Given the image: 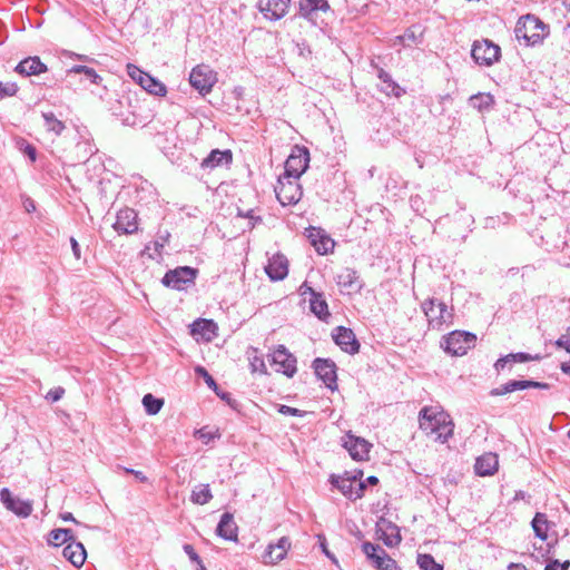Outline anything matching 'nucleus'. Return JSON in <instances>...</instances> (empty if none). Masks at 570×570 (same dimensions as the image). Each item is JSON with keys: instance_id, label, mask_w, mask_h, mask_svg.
Segmentation results:
<instances>
[{"instance_id": "obj_32", "label": "nucleus", "mask_w": 570, "mask_h": 570, "mask_svg": "<svg viewBox=\"0 0 570 570\" xmlns=\"http://www.w3.org/2000/svg\"><path fill=\"white\" fill-rule=\"evenodd\" d=\"M531 525L535 537H538L541 540H547L549 522L544 513L537 512L534 518L532 519Z\"/></svg>"}, {"instance_id": "obj_13", "label": "nucleus", "mask_w": 570, "mask_h": 570, "mask_svg": "<svg viewBox=\"0 0 570 570\" xmlns=\"http://www.w3.org/2000/svg\"><path fill=\"white\" fill-rule=\"evenodd\" d=\"M313 368L316 376L322 380L330 390H336V365L333 361L317 357L313 361Z\"/></svg>"}, {"instance_id": "obj_43", "label": "nucleus", "mask_w": 570, "mask_h": 570, "mask_svg": "<svg viewBox=\"0 0 570 570\" xmlns=\"http://www.w3.org/2000/svg\"><path fill=\"white\" fill-rule=\"evenodd\" d=\"M170 233L168 230H159L157 234V238L154 240V250L157 256H161V250L165 245L169 242Z\"/></svg>"}, {"instance_id": "obj_26", "label": "nucleus", "mask_w": 570, "mask_h": 570, "mask_svg": "<svg viewBox=\"0 0 570 570\" xmlns=\"http://www.w3.org/2000/svg\"><path fill=\"white\" fill-rule=\"evenodd\" d=\"M237 530L238 527L234 521L233 514L229 512L223 513L216 528L217 535L225 540L236 541Z\"/></svg>"}, {"instance_id": "obj_52", "label": "nucleus", "mask_w": 570, "mask_h": 570, "mask_svg": "<svg viewBox=\"0 0 570 570\" xmlns=\"http://www.w3.org/2000/svg\"><path fill=\"white\" fill-rule=\"evenodd\" d=\"M121 122H122V125L130 126V127L141 125V121L138 120V118L135 114L122 115Z\"/></svg>"}, {"instance_id": "obj_8", "label": "nucleus", "mask_w": 570, "mask_h": 570, "mask_svg": "<svg viewBox=\"0 0 570 570\" xmlns=\"http://www.w3.org/2000/svg\"><path fill=\"white\" fill-rule=\"evenodd\" d=\"M309 151L306 147L295 146L285 161L284 176L299 178L307 169Z\"/></svg>"}, {"instance_id": "obj_31", "label": "nucleus", "mask_w": 570, "mask_h": 570, "mask_svg": "<svg viewBox=\"0 0 570 570\" xmlns=\"http://www.w3.org/2000/svg\"><path fill=\"white\" fill-rule=\"evenodd\" d=\"M337 284L345 289H360L362 287L356 271L352 268H345L337 275Z\"/></svg>"}, {"instance_id": "obj_56", "label": "nucleus", "mask_w": 570, "mask_h": 570, "mask_svg": "<svg viewBox=\"0 0 570 570\" xmlns=\"http://www.w3.org/2000/svg\"><path fill=\"white\" fill-rule=\"evenodd\" d=\"M196 372L205 379V382L209 387H217L215 380L204 367H197Z\"/></svg>"}, {"instance_id": "obj_30", "label": "nucleus", "mask_w": 570, "mask_h": 570, "mask_svg": "<svg viewBox=\"0 0 570 570\" xmlns=\"http://www.w3.org/2000/svg\"><path fill=\"white\" fill-rule=\"evenodd\" d=\"M379 78L381 80V90L389 95V96H394V97H401L405 91L403 88H401L399 86V83H396L391 75L386 71H384L383 69H381L379 71Z\"/></svg>"}, {"instance_id": "obj_17", "label": "nucleus", "mask_w": 570, "mask_h": 570, "mask_svg": "<svg viewBox=\"0 0 570 570\" xmlns=\"http://www.w3.org/2000/svg\"><path fill=\"white\" fill-rule=\"evenodd\" d=\"M445 421L446 417L443 413H436L431 407H423L420 411V429L424 431L428 435H433L435 431L440 430V426Z\"/></svg>"}, {"instance_id": "obj_53", "label": "nucleus", "mask_w": 570, "mask_h": 570, "mask_svg": "<svg viewBox=\"0 0 570 570\" xmlns=\"http://www.w3.org/2000/svg\"><path fill=\"white\" fill-rule=\"evenodd\" d=\"M278 412L284 415L303 416V412L301 410L288 405H281Z\"/></svg>"}, {"instance_id": "obj_15", "label": "nucleus", "mask_w": 570, "mask_h": 570, "mask_svg": "<svg viewBox=\"0 0 570 570\" xmlns=\"http://www.w3.org/2000/svg\"><path fill=\"white\" fill-rule=\"evenodd\" d=\"M118 234L130 235L138 230L137 213L131 208H124L117 213L112 225Z\"/></svg>"}, {"instance_id": "obj_1", "label": "nucleus", "mask_w": 570, "mask_h": 570, "mask_svg": "<svg viewBox=\"0 0 570 570\" xmlns=\"http://www.w3.org/2000/svg\"><path fill=\"white\" fill-rule=\"evenodd\" d=\"M514 32L517 39H523L527 46L540 43L548 33L547 26L533 14L521 17L517 22Z\"/></svg>"}, {"instance_id": "obj_25", "label": "nucleus", "mask_w": 570, "mask_h": 570, "mask_svg": "<svg viewBox=\"0 0 570 570\" xmlns=\"http://www.w3.org/2000/svg\"><path fill=\"white\" fill-rule=\"evenodd\" d=\"M14 71L21 76H38L47 71V66L38 56L27 57L14 68Z\"/></svg>"}, {"instance_id": "obj_29", "label": "nucleus", "mask_w": 570, "mask_h": 570, "mask_svg": "<svg viewBox=\"0 0 570 570\" xmlns=\"http://www.w3.org/2000/svg\"><path fill=\"white\" fill-rule=\"evenodd\" d=\"M232 159L230 150L214 149L202 160L200 166L204 169H213L223 166L224 164L232 163Z\"/></svg>"}, {"instance_id": "obj_34", "label": "nucleus", "mask_w": 570, "mask_h": 570, "mask_svg": "<svg viewBox=\"0 0 570 570\" xmlns=\"http://www.w3.org/2000/svg\"><path fill=\"white\" fill-rule=\"evenodd\" d=\"M73 540L72 530L70 529H55L50 531L48 543L55 547H59L63 543H68Z\"/></svg>"}, {"instance_id": "obj_3", "label": "nucleus", "mask_w": 570, "mask_h": 570, "mask_svg": "<svg viewBox=\"0 0 570 570\" xmlns=\"http://www.w3.org/2000/svg\"><path fill=\"white\" fill-rule=\"evenodd\" d=\"M363 475L362 471L350 475L347 472L345 476L331 475V483L336 487L343 495L348 499L356 500L363 495L365 483L360 481Z\"/></svg>"}, {"instance_id": "obj_6", "label": "nucleus", "mask_w": 570, "mask_h": 570, "mask_svg": "<svg viewBox=\"0 0 570 570\" xmlns=\"http://www.w3.org/2000/svg\"><path fill=\"white\" fill-rule=\"evenodd\" d=\"M189 82L202 96H205L217 82V73L208 65H197L189 75Z\"/></svg>"}, {"instance_id": "obj_27", "label": "nucleus", "mask_w": 570, "mask_h": 570, "mask_svg": "<svg viewBox=\"0 0 570 570\" xmlns=\"http://www.w3.org/2000/svg\"><path fill=\"white\" fill-rule=\"evenodd\" d=\"M63 557L70 561L71 564L79 568L83 564L87 553L82 543L75 541H69L67 546L62 550Z\"/></svg>"}, {"instance_id": "obj_48", "label": "nucleus", "mask_w": 570, "mask_h": 570, "mask_svg": "<svg viewBox=\"0 0 570 570\" xmlns=\"http://www.w3.org/2000/svg\"><path fill=\"white\" fill-rule=\"evenodd\" d=\"M570 567V561L566 560L564 562L560 563L559 560H550L546 567L544 570H568Z\"/></svg>"}, {"instance_id": "obj_37", "label": "nucleus", "mask_w": 570, "mask_h": 570, "mask_svg": "<svg viewBox=\"0 0 570 570\" xmlns=\"http://www.w3.org/2000/svg\"><path fill=\"white\" fill-rule=\"evenodd\" d=\"M142 405L149 415H155L161 410L164 401L148 393L142 397Z\"/></svg>"}, {"instance_id": "obj_23", "label": "nucleus", "mask_w": 570, "mask_h": 570, "mask_svg": "<svg viewBox=\"0 0 570 570\" xmlns=\"http://www.w3.org/2000/svg\"><path fill=\"white\" fill-rule=\"evenodd\" d=\"M265 272L272 281H282L288 274V261L282 254L273 255L265 266Z\"/></svg>"}, {"instance_id": "obj_16", "label": "nucleus", "mask_w": 570, "mask_h": 570, "mask_svg": "<svg viewBox=\"0 0 570 570\" xmlns=\"http://www.w3.org/2000/svg\"><path fill=\"white\" fill-rule=\"evenodd\" d=\"M292 0H258L259 11L266 19L279 20L288 11Z\"/></svg>"}, {"instance_id": "obj_47", "label": "nucleus", "mask_w": 570, "mask_h": 570, "mask_svg": "<svg viewBox=\"0 0 570 570\" xmlns=\"http://www.w3.org/2000/svg\"><path fill=\"white\" fill-rule=\"evenodd\" d=\"M252 372L266 373V365L262 357L254 356L249 360Z\"/></svg>"}, {"instance_id": "obj_50", "label": "nucleus", "mask_w": 570, "mask_h": 570, "mask_svg": "<svg viewBox=\"0 0 570 570\" xmlns=\"http://www.w3.org/2000/svg\"><path fill=\"white\" fill-rule=\"evenodd\" d=\"M63 394H65V389L61 386H58V387L51 389L47 393L46 400L55 403V402H58L63 396Z\"/></svg>"}, {"instance_id": "obj_11", "label": "nucleus", "mask_w": 570, "mask_h": 570, "mask_svg": "<svg viewBox=\"0 0 570 570\" xmlns=\"http://www.w3.org/2000/svg\"><path fill=\"white\" fill-rule=\"evenodd\" d=\"M362 550L379 570H401L396 561L380 546L364 542Z\"/></svg>"}, {"instance_id": "obj_33", "label": "nucleus", "mask_w": 570, "mask_h": 570, "mask_svg": "<svg viewBox=\"0 0 570 570\" xmlns=\"http://www.w3.org/2000/svg\"><path fill=\"white\" fill-rule=\"evenodd\" d=\"M212 498H213V494L210 492L208 484L196 485L193 489L191 495H190L191 502L195 504H199V505L208 503L212 500Z\"/></svg>"}, {"instance_id": "obj_39", "label": "nucleus", "mask_w": 570, "mask_h": 570, "mask_svg": "<svg viewBox=\"0 0 570 570\" xmlns=\"http://www.w3.org/2000/svg\"><path fill=\"white\" fill-rule=\"evenodd\" d=\"M417 566L421 570H443V566L435 562L434 558L426 553L417 554Z\"/></svg>"}, {"instance_id": "obj_9", "label": "nucleus", "mask_w": 570, "mask_h": 570, "mask_svg": "<svg viewBox=\"0 0 570 570\" xmlns=\"http://www.w3.org/2000/svg\"><path fill=\"white\" fill-rule=\"evenodd\" d=\"M128 75L136 81L144 90L155 96H165L167 92L166 86L154 78L149 73L142 71L135 65L127 66Z\"/></svg>"}, {"instance_id": "obj_44", "label": "nucleus", "mask_w": 570, "mask_h": 570, "mask_svg": "<svg viewBox=\"0 0 570 570\" xmlns=\"http://www.w3.org/2000/svg\"><path fill=\"white\" fill-rule=\"evenodd\" d=\"M299 12L303 17H307L314 11H317L316 0H299Z\"/></svg>"}, {"instance_id": "obj_51", "label": "nucleus", "mask_w": 570, "mask_h": 570, "mask_svg": "<svg viewBox=\"0 0 570 570\" xmlns=\"http://www.w3.org/2000/svg\"><path fill=\"white\" fill-rule=\"evenodd\" d=\"M510 390L511 392L519 391V390H525L530 387L529 380H512L509 381Z\"/></svg>"}, {"instance_id": "obj_14", "label": "nucleus", "mask_w": 570, "mask_h": 570, "mask_svg": "<svg viewBox=\"0 0 570 570\" xmlns=\"http://www.w3.org/2000/svg\"><path fill=\"white\" fill-rule=\"evenodd\" d=\"M272 362L277 366V372H282L288 377H293L297 371L295 356L292 355L284 345H279L272 354Z\"/></svg>"}, {"instance_id": "obj_64", "label": "nucleus", "mask_w": 570, "mask_h": 570, "mask_svg": "<svg viewBox=\"0 0 570 570\" xmlns=\"http://www.w3.org/2000/svg\"><path fill=\"white\" fill-rule=\"evenodd\" d=\"M509 570H527V568L520 563H510Z\"/></svg>"}, {"instance_id": "obj_35", "label": "nucleus", "mask_w": 570, "mask_h": 570, "mask_svg": "<svg viewBox=\"0 0 570 570\" xmlns=\"http://www.w3.org/2000/svg\"><path fill=\"white\" fill-rule=\"evenodd\" d=\"M470 104L473 108L478 109L479 111L488 110L492 107L494 104L493 96L490 94H476L471 96Z\"/></svg>"}, {"instance_id": "obj_63", "label": "nucleus", "mask_w": 570, "mask_h": 570, "mask_svg": "<svg viewBox=\"0 0 570 570\" xmlns=\"http://www.w3.org/2000/svg\"><path fill=\"white\" fill-rule=\"evenodd\" d=\"M127 472L132 473V474H134L137 479H139L140 481H146V480H147V478H146V476L144 475V473H142V472H140V471H135V470H132V469H128V470H127Z\"/></svg>"}, {"instance_id": "obj_62", "label": "nucleus", "mask_w": 570, "mask_h": 570, "mask_svg": "<svg viewBox=\"0 0 570 570\" xmlns=\"http://www.w3.org/2000/svg\"><path fill=\"white\" fill-rule=\"evenodd\" d=\"M317 10L326 11L330 9V4L326 0H316Z\"/></svg>"}, {"instance_id": "obj_4", "label": "nucleus", "mask_w": 570, "mask_h": 570, "mask_svg": "<svg viewBox=\"0 0 570 570\" xmlns=\"http://www.w3.org/2000/svg\"><path fill=\"white\" fill-rule=\"evenodd\" d=\"M275 194L283 206L298 203L303 195L298 179L289 178L284 175L278 178L277 185L275 186Z\"/></svg>"}, {"instance_id": "obj_55", "label": "nucleus", "mask_w": 570, "mask_h": 570, "mask_svg": "<svg viewBox=\"0 0 570 570\" xmlns=\"http://www.w3.org/2000/svg\"><path fill=\"white\" fill-rule=\"evenodd\" d=\"M183 549L193 562L200 564L202 560L191 544L186 543L184 544Z\"/></svg>"}, {"instance_id": "obj_36", "label": "nucleus", "mask_w": 570, "mask_h": 570, "mask_svg": "<svg viewBox=\"0 0 570 570\" xmlns=\"http://www.w3.org/2000/svg\"><path fill=\"white\" fill-rule=\"evenodd\" d=\"M42 118L45 120L46 129L57 136H59L66 128L65 124L51 111L42 112Z\"/></svg>"}, {"instance_id": "obj_10", "label": "nucleus", "mask_w": 570, "mask_h": 570, "mask_svg": "<svg viewBox=\"0 0 570 570\" xmlns=\"http://www.w3.org/2000/svg\"><path fill=\"white\" fill-rule=\"evenodd\" d=\"M500 53V47L488 39L475 41L471 50V56L474 61L483 66L493 65L499 60Z\"/></svg>"}, {"instance_id": "obj_21", "label": "nucleus", "mask_w": 570, "mask_h": 570, "mask_svg": "<svg viewBox=\"0 0 570 570\" xmlns=\"http://www.w3.org/2000/svg\"><path fill=\"white\" fill-rule=\"evenodd\" d=\"M376 527L377 533H380L379 538L383 540L387 547L393 548L401 542L402 538L400 534V529L396 524L384 518H381L376 523Z\"/></svg>"}, {"instance_id": "obj_40", "label": "nucleus", "mask_w": 570, "mask_h": 570, "mask_svg": "<svg viewBox=\"0 0 570 570\" xmlns=\"http://www.w3.org/2000/svg\"><path fill=\"white\" fill-rule=\"evenodd\" d=\"M216 328V325L210 320H198L193 324V332L199 333L203 336L213 334Z\"/></svg>"}, {"instance_id": "obj_24", "label": "nucleus", "mask_w": 570, "mask_h": 570, "mask_svg": "<svg viewBox=\"0 0 570 570\" xmlns=\"http://www.w3.org/2000/svg\"><path fill=\"white\" fill-rule=\"evenodd\" d=\"M301 289H302L303 295H305L306 293L311 294V298H309L311 311L320 320H325L327 316H330L327 303L323 298L322 294L316 293L312 287L307 286L306 284H303Z\"/></svg>"}, {"instance_id": "obj_41", "label": "nucleus", "mask_w": 570, "mask_h": 570, "mask_svg": "<svg viewBox=\"0 0 570 570\" xmlns=\"http://www.w3.org/2000/svg\"><path fill=\"white\" fill-rule=\"evenodd\" d=\"M423 31L420 26H411L405 30V32L399 37L401 41H411V42H421L422 41Z\"/></svg>"}, {"instance_id": "obj_60", "label": "nucleus", "mask_w": 570, "mask_h": 570, "mask_svg": "<svg viewBox=\"0 0 570 570\" xmlns=\"http://www.w3.org/2000/svg\"><path fill=\"white\" fill-rule=\"evenodd\" d=\"M508 363H510V362H509L508 356L505 355V356L500 357V358L495 362L494 367H495L498 371H500V370H503V368H504V366H505Z\"/></svg>"}, {"instance_id": "obj_58", "label": "nucleus", "mask_w": 570, "mask_h": 570, "mask_svg": "<svg viewBox=\"0 0 570 570\" xmlns=\"http://www.w3.org/2000/svg\"><path fill=\"white\" fill-rule=\"evenodd\" d=\"M22 151L24 153V155H27L30 158V160L32 163L36 161V159H37V150H36V148L32 145L23 144Z\"/></svg>"}, {"instance_id": "obj_20", "label": "nucleus", "mask_w": 570, "mask_h": 570, "mask_svg": "<svg viewBox=\"0 0 570 570\" xmlns=\"http://www.w3.org/2000/svg\"><path fill=\"white\" fill-rule=\"evenodd\" d=\"M306 233L308 240L318 254L325 255L333 249L334 242L323 229L309 227Z\"/></svg>"}, {"instance_id": "obj_61", "label": "nucleus", "mask_w": 570, "mask_h": 570, "mask_svg": "<svg viewBox=\"0 0 570 570\" xmlns=\"http://www.w3.org/2000/svg\"><path fill=\"white\" fill-rule=\"evenodd\" d=\"M529 383H530V387H534V389H549V384L548 383H543V382H535V381H532V380H529Z\"/></svg>"}, {"instance_id": "obj_57", "label": "nucleus", "mask_w": 570, "mask_h": 570, "mask_svg": "<svg viewBox=\"0 0 570 570\" xmlns=\"http://www.w3.org/2000/svg\"><path fill=\"white\" fill-rule=\"evenodd\" d=\"M508 393H512L510 390L509 382H507L505 384H502L498 387H494L490 391V395H492V396L505 395Z\"/></svg>"}, {"instance_id": "obj_49", "label": "nucleus", "mask_w": 570, "mask_h": 570, "mask_svg": "<svg viewBox=\"0 0 570 570\" xmlns=\"http://www.w3.org/2000/svg\"><path fill=\"white\" fill-rule=\"evenodd\" d=\"M556 346L559 348H564L568 353H570V327L567 330V333L561 335L556 341Z\"/></svg>"}, {"instance_id": "obj_59", "label": "nucleus", "mask_w": 570, "mask_h": 570, "mask_svg": "<svg viewBox=\"0 0 570 570\" xmlns=\"http://www.w3.org/2000/svg\"><path fill=\"white\" fill-rule=\"evenodd\" d=\"M70 245L76 259L80 258V246L75 237H70Z\"/></svg>"}, {"instance_id": "obj_5", "label": "nucleus", "mask_w": 570, "mask_h": 570, "mask_svg": "<svg viewBox=\"0 0 570 570\" xmlns=\"http://www.w3.org/2000/svg\"><path fill=\"white\" fill-rule=\"evenodd\" d=\"M421 307L428 317L430 327L434 330H441L444 324L452 321V314L448 311V306L443 302L429 298L422 303Z\"/></svg>"}, {"instance_id": "obj_46", "label": "nucleus", "mask_w": 570, "mask_h": 570, "mask_svg": "<svg viewBox=\"0 0 570 570\" xmlns=\"http://www.w3.org/2000/svg\"><path fill=\"white\" fill-rule=\"evenodd\" d=\"M18 91V86L14 82H0V99L3 97L14 96Z\"/></svg>"}, {"instance_id": "obj_22", "label": "nucleus", "mask_w": 570, "mask_h": 570, "mask_svg": "<svg viewBox=\"0 0 570 570\" xmlns=\"http://www.w3.org/2000/svg\"><path fill=\"white\" fill-rule=\"evenodd\" d=\"M344 448L354 460L365 461L368 459L371 444L364 439L347 434L344 441Z\"/></svg>"}, {"instance_id": "obj_54", "label": "nucleus", "mask_w": 570, "mask_h": 570, "mask_svg": "<svg viewBox=\"0 0 570 570\" xmlns=\"http://www.w3.org/2000/svg\"><path fill=\"white\" fill-rule=\"evenodd\" d=\"M317 538H318L320 546H321V549L324 552V554L327 558H330L333 562L337 563L335 556L333 553H331L330 550L327 549L325 537L323 534H318Z\"/></svg>"}, {"instance_id": "obj_12", "label": "nucleus", "mask_w": 570, "mask_h": 570, "mask_svg": "<svg viewBox=\"0 0 570 570\" xmlns=\"http://www.w3.org/2000/svg\"><path fill=\"white\" fill-rule=\"evenodd\" d=\"M292 548L288 537H282L276 543H269L262 554V562L266 566H275L284 560Z\"/></svg>"}, {"instance_id": "obj_18", "label": "nucleus", "mask_w": 570, "mask_h": 570, "mask_svg": "<svg viewBox=\"0 0 570 570\" xmlns=\"http://www.w3.org/2000/svg\"><path fill=\"white\" fill-rule=\"evenodd\" d=\"M334 342L348 354H355L360 351V343L351 328L338 326L333 332Z\"/></svg>"}, {"instance_id": "obj_38", "label": "nucleus", "mask_w": 570, "mask_h": 570, "mask_svg": "<svg viewBox=\"0 0 570 570\" xmlns=\"http://www.w3.org/2000/svg\"><path fill=\"white\" fill-rule=\"evenodd\" d=\"M69 73H83L87 79H89L92 83L98 85L101 81V77L96 72L95 69L82 66V65H76L71 67L68 70Z\"/></svg>"}, {"instance_id": "obj_19", "label": "nucleus", "mask_w": 570, "mask_h": 570, "mask_svg": "<svg viewBox=\"0 0 570 570\" xmlns=\"http://www.w3.org/2000/svg\"><path fill=\"white\" fill-rule=\"evenodd\" d=\"M0 500L7 509L19 517H29L32 512V505L29 502L14 498L9 489L3 488L0 491Z\"/></svg>"}, {"instance_id": "obj_7", "label": "nucleus", "mask_w": 570, "mask_h": 570, "mask_svg": "<svg viewBox=\"0 0 570 570\" xmlns=\"http://www.w3.org/2000/svg\"><path fill=\"white\" fill-rule=\"evenodd\" d=\"M198 274L196 268L189 266L177 267L168 271L161 279V283L173 289L183 291L189 285L195 284V278Z\"/></svg>"}, {"instance_id": "obj_28", "label": "nucleus", "mask_w": 570, "mask_h": 570, "mask_svg": "<svg viewBox=\"0 0 570 570\" xmlns=\"http://www.w3.org/2000/svg\"><path fill=\"white\" fill-rule=\"evenodd\" d=\"M498 455L489 452L476 459L474 469L478 475L485 476L494 474L498 470Z\"/></svg>"}, {"instance_id": "obj_45", "label": "nucleus", "mask_w": 570, "mask_h": 570, "mask_svg": "<svg viewBox=\"0 0 570 570\" xmlns=\"http://www.w3.org/2000/svg\"><path fill=\"white\" fill-rule=\"evenodd\" d=\"M508 358H509V362H513V363H523V362H528V361H532V360H539L540 357L538 355L535 356H532L528 353H511V354H508L507 355Z\"/></svg>"}, {"instance_id": "obj_42", "label": "nucleus", "mask_w": 570, "mask_h": 570, "mask_svg": "<svg viewBox=\"0 0 570 570\" xmlns=\"http://www.w3.org/2000/svg\"><path fill=\"white\" fill-rule=\"evenodd\" d=\"M453 434V424L451 422H444L440 426V430L434 432V436L436 441H440L442 443L446 442L449 438H451Z\"/></svg>"}, {"instance_id": "obj_2", "label": "nucleus", "mask_w": 570, "mask_h": 570, "mask_svg": "<svg viewBox=\"0 0 570 570\" xmlns=\"http://www.w3.org/2000/svg\"><path fill=\"white\" fill-rule=\"evenodd\" d=\"M476 336L471 332L453 331L443 338L442 346L451 355L462 356L475 345Z\"/></svg>"}]
</instances>
